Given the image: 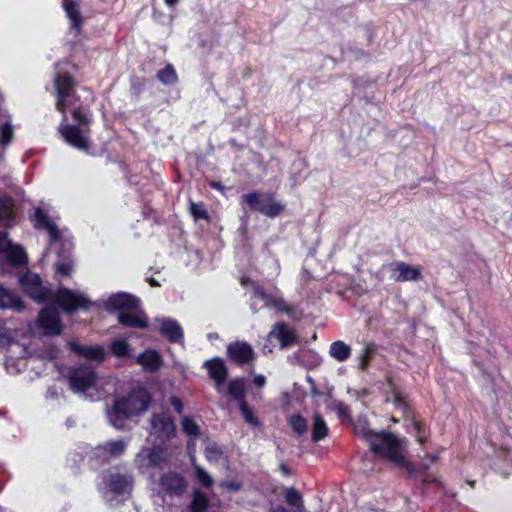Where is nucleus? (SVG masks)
<instances>
[{
    "label": "nucleus",
    "instance_id": "45",
    "mask_svg": "<svg viewBox=\"0 0 512 512\" xmlns=\"http://www.w3.org/2000/svg\"><path fill=\"white\" fill-rule=\"evenodd\" d=\"M169 402H170L171 406L174 408V410L178 414H182V412H183V403H182L181 399H179L176 396H172V397H170Z\"/></svg>",
    "mask_w": 512,
    "mask_h": 512
},
{
    "label": "nucleus",
    "instance_id": "39",
    "mask_svg": "<svg viewBox=\"0 0 512 512\" xmlns=\"http://www.w3.org/2000/svg\"><path fill=\"white\" fill-rule=\"evenodd\" d=\"M111 351L118 358L129 356V345L125 340L118 339L112 342Z\"/></svg>",
    "mask_w": 512,
    "mask_h": 512
},
{
    "label": "nucleus",
    "instance_id": "7",
    "mask_svg": "<svg viewBox=\"0 0 512 512\" xmlns=\"http://www.w3.org/2000/svg\"><path fill=\"white\" fill-rule=\"evenodd\" d=\"M0 261L2 266H23L27 256L21 246L14 244L6 232H0Z\"/></svg>",
    "mask_w": 512,
    "mask_h": 512
},
{
    "label": "nucleus",
    "instance_id": "14",
    "mask_svg": "<svg viewBox=\"0 0 512 512\" xmlns=\"http://www.w3.org/2000/svg\"><path fill=\"white\" fill-rule=\"evenodd\" d=\"M126 448L127 443L124 440H111L98 445L95 449V455L104 461H109L123 455Z\"/></svg>",
    "mask_w": 512,
    "mask_h": 512
},
{
    "label": "nucleus",
    "instance_id": "59",
    "mask_svg": "<svg viewBox=\"0 0 512 512\" xmlns=\"http://www.w3.org/2000/svg\"><path fill=\"white\" fill-rule=\"evenodd\" d=\"M191 445H193V443H192V441H189L188 446L190 447Z\"/></svg>",
    "mask_w": 512,
    "mask_h": 512
},
{
    "label": "nucleus",
    "instance_id": "36",
    "mask_svg": "<svg viewBox=\"0 0 512 512\" xmlns=\"http://www.w3.org/2000/svg\"><path fill=\"white\" fill-rule=\"evenodd\" d=\"M195 470L197 480L205 487H209L213 484V478L195 462V457L190 455Z\"/></svg>",
    "mask_w": 512,
    "mask_h": 512
},
{
    "label": "nucleus",
    "instance_id": "53",
    "mask_svg": "<svg viewBox=\"0 0 512 512\" xmlns=\"http://www.w3.org/2000/svg\"><path fill=\"white\" fill-rule=\"evenodd\" d=\"M212 187L216 188V189H222V184L220 182H213L211 184Z\"/></svg>",
    "mask_w": 512,
    "mask_h": 512
},
{
    "label": "nucleus",
    "instance_id": "24",
    "mask_svg": "<svg viewBox=\"0 0 512 512\" xmlns=\"http://www.w3.org/2000/svg\"><path fill=\"white\" fill-rule=\"evenodd\" d=\"M205 367L209 376L216 382L217 385L222 384L227 377V368L223 360L215 358L205 362Z\"/></svg>",
    "mask_w": 512,
    "mask_h": 512
},
{
    "label": "nucleus",
    "instance_id": "56",
    "mask_svg": "<svg viewBox=\"0 0 512 512\" xmlns=\"http://www.w3.org/2000/svg\"><path fill=\"white\" fill-rule=\"evenodd\" d=\"M248 282H249V279H247V278H242V279H241V284H242L243 286H246Z\"/></svg>",
    "mask_w": 512,
    "mask_h": 512
},
{
    "label": "nucleus",
    "instance_id": "6",
    "mask_svg": "<svg viewBox=\"0 0 512 512\" xmlns=\"http://www.w3.org/2000/svg\"><path fill=\"white\" fill-rule=\"evenodd\" d=\"M149 431L155 439L154 444L161 445L175 436L176 426L166 412H161L151 417Z\"/></svg>",
    "mask_w": 512,
    "mask_h": 512
},
{
    "label": "nucleus",
    "instance_id": "30",
    "mask_svg": "<svg viewBox=\"0 0 512 512\" xmlns=\"http://www.w3.org/2000/svg\"><path fill=\"white\" fill-rule=\"evenodd\" d=\"M328 435V426L322 416L318 413L313 415L312 441L318 442Z\"/></svg>",
    "mask_w": 512,
    "mask_h": 512
},
{
    "label": "nucleus",
    "instance_id": "2",
    "mask_svg": "<svg viewBox=\"0 0 512 512\" xmlns=\"http://www.w3.org/2000/svg\"><path fill=\"white\" fill-rule=\"evenodd\" d=\"M355 429L356 433L370 445L371 450L376 455L398 465L404 463V439H399L390 432H376L370 429L367 423L362 420H358Z\"/></svg>",
    "mask_w": 512,
    "mask_h": 512
},
{
    "label": "nucleus",
    "instance_id": "48",
    "mask_svg": "<svg viewBox=\"0 0 512 512\" xmlns=\"http://www.w3.org/2000/svg\"><path fill=\"white\" fill-rule=\"evenodd\" d=\"M253 382L258 387H263L266 383V378L263 375H256L253 379Z\"/></svg>",
    "mask_w": 512,
    "mask_h": 512
},
{
    "label": "nucleus",
    "instance_id": "25",
    "mask_svg": "<svg viewBox=\"0 0 512 512\" xmlns=\"http://www.w3.org/2000/svg\"><path fill=\"white\" fill-rule=\"evenodd\" d=\"M120 324L131 328H146L147 320L142 313L134 314L132 311L120 312L118 315Z\"/></svg>",
    "mask_w": 512,
    "mask_h": 512
},
{
    "label": "nucleus",
    "instance_id": "37",
    "mask_svg": "<svg viewBox=\"0 0 512 512\" xmlns=\"http://www.w3.org/2000/svg\"><path fill=\"white\" fill-rule=\"evenodd\" d=\"M208 508V499L207 497L199 492L196 491L193 494V500L191 503V512H205Z\"/></svg>",
    "mask_w": 512,
    "mask_h": 512
},
{
    "label": "nucleus",
    "instance_id": "51",
    "mask_svg": "<svg viewBox=\"0 0 512 512\" xmlns=\"http://www.w3.org/2000/svg\"><path fill=\"white\" fill-rule=\"evenodd\" d=\"M179 0H164L165 4L169 7H174Z\"/></svg>",
    "mask_w": 512,
    "mask_h": 512
},
{
    "label": "nucleus",
    "instance_id": "52",
    "mask_svg": "<svg viewBox=\"0 0 512 512\" xmlns=\"http://www.w3.org/2000/svg\"><path fill=\"white\" fill-rule=\"evenodd\" d=\"M413 429L415 430V432H416V434H417V435H419V434H420V429H421V427H420L419 422H416V421H414V422H413Z\"/></svg>",
    "mask_w": 512,
    "mask_h": 512
},
{
    "label": "nucleus",
    "instance_id": "26",
    "mask_svg": "<svg viewBox=\"0 0 512 512\" xmlns=\"http://www.w3.org/2000/svg\"><path fill=\"white\" fill-rule=\"evenodd\" d=\"M352 349L349 345L341 340L331 343L329 347V355L338 362H344L351 356Z\"/></svg>",
    "mask_w": 512,
    "mask_h": 512
},
{
    "label": "nucleus",
    "instance_id": "21",
    "mask_svg": "<svg viewBox=\"0 0 512 512\" xmlns=\"http://www.w3.org/2000/svg\"><path fill=\"white\" fill-rule=\"evenodd\" d=\"M161 333L171 342H180L183 339V330L180 324L171 318L159 319Z\"/></svg>",
    "mask_w": 512,
    "mask_h": 512
},
{
    "label": "nucleus",
    "instance_id": "40",
    "mask_svg": "<svg viewBox=\"0 0 512 512\" xmlns=\"http://www.w3.org/2000/svg\"><path fill=\"white\" fill-rule=\"evenodd\" d=\"M223 452L216 443H208L205 448V457L209 462H218Z\"/></svg>",
    "mask_w": 512,
    "mask_h": 512
},
{
    "label": "nucleus",
    "instance_id": "5",
    "mask_svg": "<svg viewBox=\"0 0 512 512\" xmlns=\"http://www.w3.org/2000/svg\"><path fill=\"white\" fill-rule=\"evenodd\" d=\"M242 201L250 208L270 218L277 217L285 208V204L276 201L271 194L267 193L252 192L244 194Z\"/></svg>",
    "mask_w": 512,
    "mask_h": 512
},
{
    "label": "nucleus",
    "instance_id": "46",
    "mask_svg": "<svg viewBox=\"0 0 512 512\" xmlns=\"http://www.w3.org/2000/svg\"><path fill=\"white\" fill-rule=\"evenodd\" d=\"M220 486L231 491H239L242 487V485L239 482L235 481L222 482Z\"/></svg>",
    "mask_w": 512,
    "mask_h": 512
},
{
    "label": "nucleus",
    "instance_id": "18",
    "mask_svg": "<svg viewBox=\"0 0 512 512\" xmlns=\"http://www.w3.org/2000/svg\"><path fill=\"white\" fill-rule=\"evenodd\" d=\"M62 6L67 18L70 20V30L77 36L83 24V18L79 10V0H63Z\"/></svg>",
    "mask_w": 512,
    "mask_h": 512
},
{
    "label": "nucleus",
    "instance_id": "34",
    "mask_svg": "<svg viewBox=\"0 0 512 512\" xmlns=\"http://www.w3.org/2000/svg\"><path fill=\"white\" fill-rule=\"evenodd\" d=\"M239 409L242 413V416L245 422L250 426H260V421L254 411L249 407L246 401H241L239 403Z\"/></svg>",
    "mask_w": 512,
    "mask_h": 512
},
{
    "label": "nucleus",
    "instance_id": "23",
    "mask_svg": "<svg viewBox=\"0 0 512 512\" xmlns=\"http://www.w3.org/2000/svg\"><path fill=\"white\" fill-rule=\"evenodd\" d=\"M132 484V478L127 475L111 474L108 479L110 491L116 495L129 493Z\"/></svg>",
    "mask_w": 512,
    "mask_h": 512
},
{
    "label": "nucleus",
    "instance_id": "33",
    "mask_svg": "<svg viewBox=\"0 0 512 512\" xmlns=\"http://www.w3.org/2000/svg\"><path fill=\"white\" fill-rule=\"evenodd\" d=\"M288 423L292 430L298 435H303L308 431V423L300 414H292L288 418Z\"/></svg>",
    "mask_w": 512,
    "mask_h": 512
},
{
    "label": "nucleus",
    "instance_id": "41",
    "mask_svg": "<svg viewBox=\"0 0 512 512\" xmlns=\"http://www.w3.org/2000/svg\"><path fill=\"white\" fill-rule=\"evenodd\" d=\"M14 136L13 127L10 121H6L0 127V143L2 145H8Z\"/></svg>",
    "mask_w": 512,
    "mask_h": 512
},
{
    "label": "nucleus",
    "instance_id": "3",
    "mask_svg": "<svg viewBox=\"0 0 512 512\" xmlns=\"http://www.w3.org/2000/svg\"><path fill=\"white\" fill-rule=\"evenodd\" d=\"M150 396L145 389H134L127 397L114 402L109 421L116 428H122L123 421L147 410Z\"/></svg>",
    "mask_w": 512,
    "mask_h": 512
},
{
    "label": "nucleus",
    "instance_id": "38",
    "mask_svg": "<svg viewBox=\"0 0 512 512\" xmlns=\"http://www.w3.org/2000/svg\"><path fill=\"white\" fill-rule=\"evenodd\" d=\"M189 210L195 220H207L209 218L208 211L206 210L205 205L202 202L195 203L193 201H190Z\"/></svg>",
    "mask_w": 512,
    "mask_h": 512
},
{
    "label": "nucleus",
    "instance_id": "31",
    "mask_svg": "<svg viewBox=\"0 0 512 512\" xmlns=\"http://www.w3.org/2000/svg\"><path fill=\"white\" fill-rule=\"evenodd\" d=\"M286 502L296 509L295 512H304V501L302 495L295 488H288L285 492Z\"/></svg>",
    "mask_w": 512,
    "mask_h": 512
},
{
    "label": "nucleus",
    "instance_id": "10",
    "mask_svg": "<svg viewBox=\"0 0 512 512\" xmlns=\"http://www.w3.org/2000/svg\"><path fill=\"white\" fill-rule=\"evenodd\" d=\"M55 301L66 312H73L78 308L88 309L90 301L82 294L75 293L66 288H60L55 295Z\"/></svg>",
    "mask_w": 512,
    "mask_h": 512
},
{
    "label": "nucleus",
    "instance_id": "50",
    "mask_svg": "<svg viewBox=\"0 0 512 512\" xmlns=\"http://www.w3.org/2000/svg\"><path fill=\"white\" fill-rule=\"evenodd\" d=\"M394 402H395L397 405H399V406L404 405L403 399H402V398H401V396H400V395H398V394H397V395H395V397H394Z\"/></svg>",
    "mask_w": 512,
    "mask_h": 512
},
{
    "label": "nucleus",
    "instance_id": "58",
    "mask_svg": "<svg viewBox=\"0 0 512 512\" xmlns=\"http://www.w3.org/2000/svg\"><path fill=\"white\" fill-rule=\"evenodd\" d=\"M418 441H419L420 443H422V442H423L422 437H420V436H419V437H418Z\"/></svg>",
    "mask_w": 512,
    "mask_h": 512
},
{
    "label": "nucleus",
    "instance_id": "8",
    "mask_svg": "<svg viewBox=\"0 0 512 512\" xmlns=\"http://www.w3.org/2000/svg\"><path fill=\"white\" fill-rule=\"evenodd\" d=\"M19 282L24 291L38 303L47 301L52 295L51 290L42 284L37 274L25 273L20 277Z\"/></svg>",
    "mask_w": 512,
    "mask_h": 512
},
{
    "label": "nucleus",
    "instance_id": "1",
    "mask_svg": "<svg viewBox=\"0 0 512 512\" xmlns=\"http://www.w3.org/2000/svg\"><path fill=\"white\" fill-rule=\"evenodd\" d=\"M54 83L57 92L56 109L63 114L64 121H66V110L72 109L75 122V124H61L59 132L70 146L88 152L90 118L81 109L80 96L77 94L78 83L67 72H58Z\"/></svg>",
    "mask_w": 512,
    "mask_h": 512
},
{
    "label": "nucleus",
    "instance_id": "49",
    "mask_svg": "<svg viewBox=\"0 0 512 512\" xmlns=\"http://www.w3.org/2000/svg\"><path fill=\"white\" fill-rule=\"evenodd\" d=\"M279 469H280V471H281V473H282L283 475H289V473H290V470H289V468L287 467V465H285V464H283V463H282V464H280Z\"/></svg>",
    "mask_w": 512,
    "mask_h": 512
},
{
    "label": "nucleus",
    "instance_id": "43",
    "mask_svg": "<svg viewBox=\"0 0 512 512\" xmlns=\"http://www.w3.org/2000/svg\"><path fill=\"white\" fill-rule=\"evenodd\" d=\"M374 351V346L366 345L361 354L359 355V368L365 370L371 359V353Z\"/></svg>",
    "mask_w": 512,
    "mask_h": 512
},
{
    "label": "nucleus",
    "instance_id": "13",
    "mask_svg": "<svg viewBox=\"0 0 512 512\" xmlns=\"http://www.w3.org/2000/svg\"><path fill=\"white\" fill-rule=\"evenodd\" d=\"M139 299L128 293H116L109 297L106 302L108 310H118L120 312L132 311L139 306Z\"/></svg>",
    "mask_w": 512,
    "mask_h": 512
},
{
    "label": "nucleus",
    "instance_id": "28",
    "mask_svg": "<svg viewBox=\"0 0 512 512\" xmlns=\"http://www.w3.org/2000/svg\"><path fill=\"white\" fill-rule=\"evenodd\" d=\"M137 362L151 372L158 370L162 365L160 356L152 350L145 351L139 355Z\"/></svg>",
    "mask_w": 512,
    "mask_h": 512
},
{
    "label": "nucleus",
    "instance_id": "11",
    "mask_svg": "<svg viewBox=\"0 0 512 512\" xmlns=\"http://www.w3.org/2000/svg\"><path fill=\"white\" fill-rule=\"evenodd\" d=\"M38 323L45 335H59L62 331L59 312L54 307L43 308L39 314Z\"/></svg>",
    "mask_w": 512,
    "mask_h": 512
},
{
    "label": "nucleus",
    "instance_id": "9",
    "mask_svg": "<svg viewBox=\"0 0 512 512\" xmlns=\"http://www.w3.org/2000/svg\"><path fill=\"white\" fill-rule=\"evenodd\" d=\"M164 461L163 449L157 444H154L151 448L143 447L134 459L136 467L142 473H145L149 468L161 466Z\"/></svg>",
    "mask_w": 512,
    "mask_h": 512
},
{
    "label": "nucleus",
    "instance_id": "16",
    "mask_svg": "<svg viewBox=\"0 0 512 512\" xmlns=\"http://www.w3.org/2000/svg\"><path fill=\"white\" fill-rule=\"evenodd\" d=\"M227 353L231 360L238 364H245L254 359V351L247 342L230 343L227 347Z\"/></svg>",
    "mask_w": 512,
    "mask_h": 512
},
{
    "label": "nucleus",
    "instance_id": "17",
    "mask_svg": "<svg viewBox=\"0 0 512 512\" xmlns=\"http://www.w3.org/2000/svg\"><path fill=\"white\" fill-rule=\"evenodd\" d=\"M34 221L37 229H45L48 232L51 244L60 240V231L58 227L41 208L35 209Z\"/></svg>",
    "mask_w": 512,
    "mask_h": 512
},
{
    "label": "nucleus",
    "instance_id": "44",
    "mask_svg": "<svg viewBox=\"0 0 512 512\" xmlns=\"http://www.w3.org/2000/svg\"><path fill=\"white\" fill-rule=\"evenodd\" d=\"M72 271V265L69 262H61L56 264V273L62 276L70 275Z\"/></svg>",
    "mask_w": 512,
    "mask_h": 512
},
{
    "label": "nucleus",
    "instance_id": "55",
    "mask_svg": "<svg viewBox=\"0 0 512 512\" xmlns=\"http://www.w3.org/2000/svg\"><path fill=\"white\" fill-rule=\"evenodd\" d=\"M209 339H217L218 338V334L217 333H210L208 335Z\"/></svg>",
    "mask_w": 512,
    "mask_h": 512
},
{
    "label": "nucleus",
    "instance_id": "19",
    "mask_svg": "<svg viewBox=\"0 0 512 512\" xmlns=\"http://www.w3.org/2000/svg\"><path fill=\"white\" fill-rule=\"evenodd\" d=\"M160 486L168 494L180 495L186 489V482L178 473H167L161 477Z\"/></svg>",
    "mask_w": 512,
    "mask_h": 512
},
{
    "label": "nucleus",
    "instance_id": "20",
    "mask_svg": "<svg viewBox=\"0 0 512 512\" xmlns=\"http://www.w3.org/2000/svg\"><path fill=\"white\" fill-rule=\"evenodd\" d=\"M70 349L88 360L92 361H103L105 358V350L102 346L99 345H81L76 342L69 343Z\"/></svg>",
    "mask_w": 512,
    "mask_h": 512
},
{
    "label": "nucleus",
    "instance_id": "29",
    "mask_svg": "<svg viewBox=\"0 0 512 512\" xmlns=\"http://www.w3.org/2000/svg\"><path fill=\"white\" fill-rule=\"evenodd\" d=\"M0 308L20 311L23 309V304L17 296L0 286Z\"/></svg>",
    "mask_w": 512,
    "mask_h": 512
},
{
    "label": "nucleus",
    "instance_id": "27",
    "mask_svg": "<svg viewBox=\"0 0 512 512\" xmlns=\"http://www.w3.org/2000/svg\"><path fill=\"white\" fill-rule=\"evenodd\" d=\"M14 219V203L9 197L0 198V225L9 226Z\"/></svg>",
    "mask_w": 512,
    "mask_h": 512
},
{
    "label": "nucleus",
    "instance_id": "42",
    "mask_svg": "<svg viewBox=\"0 0 512 512\" xmlns=\"http://www.w3.org/2000/svg\"><path fill=\"white\" fill-rule=\"evenodd\" d=\"M181 425L183 431L189 436H197L200 433V427L188 417L182 419Z\"/></svg>",
    "mask_w": 512,
    "mask_h": 512
},
{
    "label": "nucleus",
    "instance_id": "57",
    "mask_svg": "<svg viewBox=\"0 0 512 512\" xmlns=\"http://www.w3.org/2000/svg\"><path fill=\"white\" fill-rule=\"evenodd\" d=\"M437 460V456L436 455H431V461L434 462Z\"/></svg>",
    "mask_w": 512,
    "mask_h": 512
},
{
    "label": "nucleus",
    "instance_id": "4",
    "mask_svg": "<svg viewBox=\"0 0 512 512\" xmlns=\"http://www.w3.org/2000/svg\"><path fill=\"white\" fill-rule=\"evenodd\" d=\"M68 380L70 389L76 393L87 392L91 388L99 389L101 380L98 378L94 368L91 365H79L69 369ZM96 397L99 400L104 393L99 391Z\"/></svg>",
    "mask_w": 512,
    "mask_h": 512
},
{
    "label": "nucleus",
    "instance_id": "47",
    "mask_svg": "<svg viewBox=\"0 0 512 512\" xmlns=\"http://www.w3.org/2000/svg\"><path fill=\"white\" fill-rule=\"evenodd\" d=\"M336 411L339 417H345L348 414V407L343 403H338L336 406Z\"/></svg>",
    "mask_w": 512,
    "mask_h": 512
},
{
    "label": "nucleus",
    "instance_id": "12",
    "mask_svg": "<svg viewBox=\"0 0 512 512\" xmlns=\"http://www.w3.org/2000/svg\"><path fill=\"white\" fill-rule=\"evenodd\" d=\"M387 267L391 271V278L395 282L415 281L421 275L418 267L411 266L401 261L390 263Z\"/></svg>",
    "mask_w": 512,
    "mask_h": 512
},
{
    "label": "nucleus",
    "instance_id": "35",
    "mask_svg": "<svg viewBox=\"0 0 512 512\" xmlns=\"http://www.w3.org/2000/svg\"><path fill=\"white\" fill-rule=\"evenodd\" d=\"M157 78L164 85H174L178 81V76L173 66H165L157 73Z\"/></svg>",
    "mask_w": 512,
    "mask_h": 512
},
{
    "label": "nucleus",
    "instance_id": "54",
    "mask_svg": "<svg viewBox=\"0 0 512 512\" xmlns=\"http://www.w3.org/2000/svg\"><path fill=\"white\" fill-rule=\"evenodd\" d=\"M149 283L151 286H154V287L159 286L158 282L155 279H150Z\"/></svg>",
    "mask_w": 512,
    "mask_h": 512
},
{
    "label": "nucleus",
    "instance_id": "15",
    "mask_svg": "<svg viewBox=\"0 0 512 512\" xmlns=\"http://www.w3.org/2000/svg\"><path fill=\"white\" fill-rule=\"evenodd\" d=\"M269 340L275 339L280 343L281 349H284L297 341L295 331L288 327L284 322H278L268 334Z\"/></svg>",
    "mask_w": 512,
    "mask_h": 512
},
{
    "label": "nucleus",
    "instance_id": "22",
    "mask_svg": "<svg viewBox=\"0 0 512 512\" xmlns=\"http://www.w3.org/2000/svg\"><path fill=\"white\" fill-rule=\"evenodd\" d=\"M254 296L263 301L267 307H272L277 311H289L287 304L281 297L267 294L260 286L254 287Z\"/></svg>",
    "mask_w": 512,
    "mask_h": 512
},
{
    "label": "nucleus",
    "instance_id": "32",
    "mask_svg": "<svg viewBox=\"0 0 512 512\" xmlns=\"http://www.w3.org/2000/svg\"><path fill=\"white\" fill-rule=\"evenodd\" d=\"M228 393L232 398H234L235 400H238L239 403L241 401H245L244 396L246 394V391H245L243 380H241V379L231 380L228 384Z\"/></svg>",
    "mask_w": 512,
    "mask_h": 512
}]
</instances>
